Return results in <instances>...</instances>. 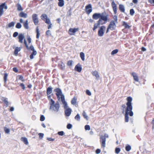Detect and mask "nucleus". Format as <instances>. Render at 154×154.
Returning <instances> with one entry per match:
<instances>
[{
	"label": "nucleus",
	"instance_id": "46",
	"mask_svg": "<svg viewBox=\"0 0 154 154\" xmlns=\"http://www.w3.org/2000/svg\"><path fill=\"white\" fill-rule=\"evenodd\" d=\"M113 18L114 20L113 21H115V23H117L118 19L117 16L116 15H114L113 17Z\"/></svg>",
	"mask_w": 154,
	"mask_h": 154
},
{
	"label": "nucleus",
	"instance_id": "12",
	"mask_svg": "<svg viewBox=\"0 0 154 154\" xmlns=\"http://www.w3.org/2000/svg\"><path fill=\"white\" fill-rule=\"evenodd\" d=\"M8 9L7 6L6 5L5 2L2 3L0 5V17L4 13L3 9Z\"/></svg>",
	"mask_w": 154,
	"mask_h": 154
},
{
	"label": "nucleus",
	"instance_id": "22",
	"mask_svg": "<svg viewBox=\"0 0 154 154\" xmlns=\"http://www.w3.org/2000/svg\"><path fill=\"white\" fill-rule=\"evenodd\" d=\"M75 71L79 72H81L82 70V67L79 64L75 66Z\"/></svg>",
	"mask_w": 154,
	"mask_h": 154
},
{
	"label": "nucleus",
	"instance_id": "40",
	"mask_svg": "<svg viewBox=\"0 0 154 154\" xmlns=\"http://www.w3.org/2000/svg\"><path fill=\"white\" fill-rule=\"evenodd\" d=\"M118 50L117 49H116L114 50H113L112 51L111 53V54L112 55H114V54L117 53L118 52Z\"/></svg>",
	"mask_w": 154,
	"mask_h": 154
},
{
	"label": "nucleus",
	"instance_id": "4",
	"mask_svg": "<svg viewBox=\"0 0 154 154\" xmlns=\"http://www.w3.org/2000/svg\"><path fill=\"white\" fill-rule=\"evenodd\" d=\"M24 43L26 49L28 50H31L33 51L31 54L29 56V57L31 59H32L34 58V56L35 55L37 54V52L34 49V47L32 45H31L29 47L25 39H24Z\"/></svg>",
	"mask_w": 154,
	"mask_h": 154
},
{
	"label": "nucleus",
	"instance_id": "31",
	"mask_svg": "<svg viewBox=\"0 0 154 154\" xmlns=\"http://www.w3.org/2000/svg\"><path fill=\"white\" fill-rule=\"evenodd\" d=\"M21 140L26 145L28 144V142L27 139L25 137H22L21 138Z\"/></svg>",
	"mask_w": 154,
	"mask_h": 154
},
{
	"label": "nucleus",
	"instance_id": "32",
	"mask_svg": "<svg viewBox=\"0 0 154 154\" xmlns=\"http://www.w3.org/2000/svg\"><path fill=\"white\" fill-rule=\"evenodd\" d=\"M59 2L58 3V6L62 7L64 5V1L63 0H58Z\"/></svg>",
	"mask_w": 154,
	"mask_h": 154
},
{
	"label": "nucleus",
	"instance_id": "56",
	"mask_svg": "<svg viewBox=\"0 0 154 154\" xmlns=\"http://www.w3.org/2000/svg\"><path fill=\"white\" fill-rule=\"evenodd\" d=\"M38 135L39 138L40 139H42L44 136V134L42 133H40L38 134Z\"/></svg>",
	"mask_w": 154,
	"mask_h": 154
},
{
	"label": "nucleus",
	"instance_id": "39",
	"mask_svg": "<svg viewBox=\"0 0 154 154\" xmlns=\"http://www.w3.org/2000/svg\"><path fill=\"white\" fill-rule=\"evenodd\" d=\"M19 77V79L22 82H23L25 81L24 78L23 76L21 75H19L17 76Z\"/></svg>",
	"mask_w": 154,
	"mask_h": 154
},
{
	"label": "nucleus",
	"instance_id": "47",
	"mask_svg": "<svg viewBox=\"0 0 154 154\" xmlns=\"http://www.w3.org/2000/svg\"><path fill=\"white\" fill-rule=\"evenodd\" d=\"M20 86L21 87L23 90H24L25 89V87L24 84L23 83H21L20 85Z\"/></svg>",
	"mask_w": 154,
	"mask_h": 154
},
{
	"label": "nucleus",
	"instance_id": "25",
	"mask_svg": "<svg viewBox=\"0 0 154 154\" xmlns=\"http://www.w3.org/2000/svg\"><path fill=\"white\" fill-rule=\"evenodd\" d=\"M119 9L120 11L122 12H125V8L124 6L122 4H120L119 5Z\"/></svg>",
	"mask_w": 154,
	"mask_h": 154
},
{
	"label": "nucleus",
	"instance_id": "8",
	"mask_svg": "<svg viewBox=\"0 0 154 154\" xmlns=\"http://www.w3.org/2000/svg\"><path fill=\"white\" fill-rule=\"evenodd\" d=\"M106 29V27L104 26H102L100 27L98 31V35L99 36H102L104 33V31Z\"/></svg>",
	"mask_w": 154,
	"mask_h": 154
},
{
	"label": "nucleus",
	"instance_id": "16",
	"mask_svg": "<svg viewBox=\"0 0 154 154\" xmlns=\"http://www.w3.org/2000/svg\"><path fill=\"white\" fill-rule=\"evenodd\" d=\"M71 109L70 108L66 109L65 111V115L66 116H69L71 113Z\"/></svg>",
	"mask_w": 154,
	"mask_h": 154
},
{
	"label": "nucleus",
	"instance_id": "6",
	"mask_svg": "<svg viewBox=\"0 0 154 154\" xmlns=\"http://www.w3.org/2000/svg\"><path fill=\"white\" fill-rule=\"evenodd\" d=\"M54 91L56 92L55 94L58 100H60V98L61 100L62 97L63 96V97H64V96L62 94L61 90L60 88H55L54 89Z\"/></svg>",
	"mask_w": 154,
	"mask_h": 154
},
{
	"label": "nucleus",
	"instance_id": "58",
	"mask_svg": "<svg viewBox=\"0 0 154 154\" xmlns=\"http://www.w3.org/2000/svg\"><path fill=\"white\" fill-rule=\"evenodd\" d=\"M27 40L29 44H30L31 42V39L30 37H28L27 38Z\"/></svg>",
	"mask_w": 154,
	"mask_h": 154
},
{
	"label": "nucleus",
	"instance_id": "7",
	"mask_svg": "<svg viewBox=\"0 0 154 154\" xmlns=\"http://www.w3.org/2000/svg\"><path fill=\"white\" fill-rule=\"evenodd\" d=\"M116 23H115L114 21L112 20L107 29L106 33H107L109 32V30L110 29L111 30H113L115 29L116 27Z\"/></svg>",
	"mask_w": 154,
	"mask_h": 154
},
{
	"label": "nucleus",
	"instance_id": "60",
	"mask_svg": "<svg viewBox=\"0 0 154 154\" xmlns=\"http://www.w3.org/2000/svg\"><path fill=\"white\" fill-rule=\"evenodd\" d=\"M100 152H101V150L100 149H97L96 150V153L97 154H99L100 153Z\"/></svg>",
	"mask_w": 154,
	"mask_h": 154
},
{
	"label": "nucleus",
	"instance_id": "64",
	"mask_svg": "<svg viewBox=\"0 0 154 154\" xmlns=\"http://www.w3.org/2000/svg\"><path fill=\"white\" fill-rule=\"evenodd\" d=\"M14 110V108L13 107H11L10 108L9 111L11 112L13 111Z\"/></svg>",
	"mask_w": 154,
	"mask_h": 154
},
{
	"label": "nucleus",
	"instance_id": "41",
	"mask_svg": "<svg viewBox=\"0 0 154 154\" xmlns=\"http://www.w3.org/2000/svg\"><path fill=\"white\" fill-rule=\"evenodd\" d=\"M15 23L14 22H12L9 23L8 25V27H11L14 26V25Z\"/></svg>",
	"mask_w": 154,
	"mask_h": 154
},
{
	"label": "nucleus",
	"instance_id": "49",
	"mask_svg": "<svg viewBox=\"0 0 154 154\" xmlns=\"http://www.w3.org/2000/svg\"><path fill=\"white\" fill-rule=\"evenodd\" d=\"M134 11L133 9H131L130 10V13L131 15H133L134 13Z\"/></svg>",
	"mask_w": 154,
	"mask_h": 154
},
{
	"label": "nucleus",
	"instance_id": "28",
	"mask_svg": "<svg viewBox=\"0 0 154 154\" xmlns=\"http://www.w3.org/2000/svg\"><path fill=\"white\" fill-rule=\"evenodd\" d=\"M58 66L61 70H63L65 68L64 64L62 62H61L60 63L58 64Z\"/></svg>",
	"mask_w": 154,
	"mask_h": 154
},
{
	"label": "nucleus",
	"instance_id": "15",
	"mask_svg": "<svg viewBox=\"0 0 154 154\" xmlns=\"http://www.w3.org/2000/svg\"><path fill=\"white\" fill-rule=\"evenodd\" d=\"M18 42L21 43H23V40L24 38V36L22 33H20L18 36Z\"/></svg>",
	"mask_w": 154,
	"mask_h": 154
},
{
	"label": "nucleus",
	"instance_id": "30",
	"mask_svg": "<svg viewBox=\"0 0 154 154\" xmlns=\"http://www.w3.org/2000/svg\"><path fill=\"white\" fill-rule=\"evenodd\" d=\"M45 23L48 25V29H49L51 28L52 24L50 22V19H47V20L45 21Z\"/></svg>",
	"mask_w": 154,
	"mask_h": 154
},
{
	"label": "nucleus",
	"instance_id": "62",
	"mask_svg": "<svg viewBox=\"0 0 154 154\" xmlns=\"http://www.w3.org/2000/svg\"><path fill=\"white\" fill-rule=\"evenodd\" d=\"M47 140L49 141H53L54 140V139L51 138H47Z\"/></svg>",
	"mask_w": 154,
	"mask_h": 154
},
{
	"label": "nucleus",
	"instance_id": "21",
	"mask_svg": "<svg viewBox=\"0 0 154 154\" xmlns=\"http://www.w3.org/2000/svg\"><path fill=\"white\" fill-rule=\"evenodd\" d=\"M41 19L45 21V22L47 19H49V18H48L47 15L45 14H42L41 16Z\"/></svg>",
	"mask_w": 154,
	"mask_h": 154
},
{
	"label": "nucleus",
	"instance_id": "33",
	"mask_svg": "<svg viewBox=\"0 0 154 154\" xmlns=\"http://www.w3.org/2000/svg\"><path fill=\"white\" fill-rule=\"evenodd\" d=\"M17 10L18 11H22L23 10V8L21 7V5L19 3H18L17 5Z\"/></svg>",
	"mask_w": 154,
	"mask_h": 154
},
{
	"label": "nucleus",
	"instance_id": "55",
	"mask_svg": "<svg viewBox=\"0 0 154 154\" xmlns=\"http://www.w3.org/2000/svg\"><path fill=\"white\" fill-rule=\"evenodd\" d=\"M86 94L89 96H91V92L88 90H86Z\"/></svg>",
	"mask_w": 154,
	"mask_h": 154
},
{
	"label": "nucleus",
	"instance_id": "35",
	"mask_svg": "<svg viewBox=\"0 0 154 154\" xmlns=\"http://www.w3.org/2000/svg\"><path fill=\"white\" fill-rule=\"evenodd\" d=\"M8 75L7 73H5L4 74V80L5 83H6L7 82Z\"/></svg>",
	"mask_w": 154,
	"mask_h": 154
},
{
	"label": "nucleus",
	"instance_id": "61",
	"mask_svg": "<svg viewBox=\"0 0 154 154\" xmlns=\"http://www.w3.org/2000/svg\"><path fill=\"white\" fill-rule=\"evenodd\" d=\"M148 2L151 4L154 3V0H148Z\"/></svg>",
	"mask_w": 154,
	"mask_h": 154
},
{
	"label": "nucleus",
	"instance_id": "59",
	"mask_svg": "<svg viewBox=\"0 0 154 154\" xmlns=\"http://www.w3.org/2000/svg\"><path fill=\"white\" fill-rule=\"evenodd\" d=\"M13 70L16 73L18 72V70L16 67H14L13 68Z\"/></svg>",
	"mask_w": 154,
	"mask_h": 154
},
{
	"label": "nucleus",
	"instance_id": "10",
	"mask_svg": "<svg viewBox=\"0 0 154 154\" xmlns=\"http://www.w3.org/2000/svg\"><path fill=\"white\" fill-rule=\"evenodd\" d=\"M85 11L86 13L88 15H89L92 11V5L91 4H89L85 7Z\"/></svg>",
	"mask_w": 154,
	"mask_h": 154
},
{
	"label": "nucleus",
	"instance_id": "14",
	"mask_svg": "<svg viewBox=\"0 0 154 154\" xmlns=\"http://www.w3.org/2000/svg\"><path fill=\"white\" fill-rule=\"evenodd\" d=\"M111 6L112 7L114 14H116L117 13V5L114 1L111 3Z\"/></svg>",
	"mask_w": 154,
	"mask_h": 154
},
{
	"label": "nucleus",
	"instance_id": "9",
	"mask_svg": "<svg viewBox=\"0 0 154 154\" xmlns=\"http://www.w3.org/2000/svg\"><path fill=\"white\" fill-rule=\"evenodd\" d=\"M32 21L35 25H38L39 23V20L38 15L35 14H33L32 15Z\"/></svg>",
	"mask_w": 154,
	"mask_h": 154
},
{
	"label": "nucleus",
	"instance_id": "1",
	"mask_svg": "<svg viewBox=\"0 0 154 154\" xmlns=\"http://www.w3.org/2000/svg\"><path fill=\"white\" fill-rule=\"evenodd\" d=\"M127 102L126 103V107L125 104H122L121 106V109L122 113L125 112V122H127L129 121V115L130 116H132L134 115V113L132 111L133 106L132 102V98L131 97H128L126 98Z\"/></svg>",
	"mask_w": 154,
	"mask_h": 154
},
{
	"label": "nucleus",
	"instance_id": "18",
	"mask_svg": "<svg viewBox=\"0 0 154 154\" xmlns=\"http://www.w3.org/2000/svg\"><path fill=\"white\" fill-rule=\"evenodd\" d=\"M131 75L133 76L134 80L136 82H138L139 78L137 74L134 72H132L131 73Z\"/></svg>",
	"mask_w": 154,
	"mask_h": 154
},
{
	"label": "nucleus",
	"instance_id": "19",
	"mask_svg": "<svg viewBox=\"0 0 154 154\" xmlns=\"http://www.w3.org/2000/svg\"><path fill=\"white\" fill-rule=\"evenodd\" d=\"M61 101L63 104L64 105V108L65 109H66L68 108H67L68 106L67 103L65 100V97H63V96L61 97Z\"/></svg>",
	"mask_w": 154,
	"mask_h": 154
},
{
	"label": "nucleus",
	"instance_id": "50",
	"mask_svg": "<svg viewBox=\"0 0 154 154\" xmlns=\"http://www.w3.org/2000/svg\"><path fill=\"white\" fill-rule=\"evenodd\" d=\"M120 149L119 148H116L115 149V152L116 153L118 154L120 151Z\"/></svg>",
	"mask_w": 154,
	"mask_h": 154
},
{
	"label": "nucleus",
	"instance_id": "44",
	"mask_svg": "<svg viewBox=\"0 0 154 154\" xmlns=\"http://www.w3.org/2000/svg\"><path fill=\"white\" fill-rule=\"evenodd\" d=\"M22 27V25L19 23H17L16 25V27L17 29H20Z\"/></svg>",
	"mask_w": 154,
	"mask_h": 154
},
{
	"label": "nucleus",
	"instance_id": "51",
	"mask_svg": "<svg viewBox=\"0 0 154 154\" xmlns=\"http://www.w3.org/2000/svg\"><path fill=\"white\" fill-rule=\"evenodd\" d=\"M85 129L86 130H90V127L89 125H86L85 127Z\"/></svg>",
	"mask_w": 154,
	"mask_h": 154
},
{
	"label": "nucleus",
	"instance_id": "5",
	"mask_svg": "<svg viewBox=\"0 0 154 154\" xmlns=\"http://www.w3.org/2000/svg\"><path fill=\"white\" fill-rule=\"evenodd\" d=\"M108 137V135L105 134L103 136L102 135L100 137V142L101 147L104 148L106 147V139Z\"/></svg>",
	"mask_w": 154,
	"mask_h": 154
},
{
	"label": "nucleus",
	"instance_id": "23",
	"mask_svg": "<svg viewBox=\"0 0 154 154\" xmlns=\"http://www.w3.org/2000/svg\"><path fill=\"white\" fill-rule=\"evenodd\" d=\"M77 97L74 96L72 99L71 101V103L73 105H75L77 103Z\"/></svg>",
	"mask_w": 154,
	"mask_h": 154
},
{
	"label": "nucleus",
	"instance_id": "53",
	"mask_svg": "<svg viewBox=\"0 0 154 154\" xmlns=\"http://www.w3.org/2000/svg\"><path fill=\"white\" fill-rule=\"evenodd\" d=\"M45 120V117L43 115H42L40 116V120L41 121H43Z\"/></svg>",
	"mask_w": 154,
	"mask_h": 154
},
{
	"label": "nucleus",
	"instance_id": "48",
	"mask_svg": "<svg viewBox=\"0 0 154 154\" xmlns=\"http://www.w3.org/2000/svg\"><path fill=\"white\" fill-rule=\"evenodd\" d=\"M46 35L48 36L49 35L50 36L51 35V31L50 30H47L45 33Z\"/></svg>",
	"mask_w": 154,
	"mask_h": 154
},
{
	"label": "nucleus",
	"instance_id": "52",
	"mask_svg": "<svg viewBox=\"0 0 154 154\" xmlns=\"http://www.w3.org/2000/svg\"><path fill=\"white\" fill-rule=\"evenodd\" d=\"M57 134L60 136H62L64 135V132L63 131H59L58 132Z\"/></svg>",
	"mask_w": 154,
	"mask_h": 154
},
{
	"label": "nucleus",
	"instance_id": "43",
	"mask_svg": "<svg viewBox=\"0 0 154 154\" xmlns=\"http://www.w3.org/2000/svg\"><path fill=\"white\" fill-rule=\"evenodd\" d=\"M75 119L78 121H79L80 120V116L79 115L77 114V115L75 116Z\"/></svg>",
	"mask_w": 154,
	"mask_h": 154
},
{
	"label": "nucleus",
	"instance_id": "63",
	"mask_svg": "<svg viewBox=\"0 0 154 154\" xmlns=\"http://www.w3.org/2000/svg\"><path fill=\"white\" fill-rule=\"evenodd\" d=\"M132 2L134 4H137L138 2V0H133Z\"/></svg>",
	"mask_w": 154,
	"mask_h": 154
},
{
	"label": "nucleus",
	"instance_id": "17",
	"mask_svg": "<svg viewBox=\"0 0 154 154\" xmlns=\"http://www.w3.org/2000/svg\"><path fill=\"white\" fill-rule=\"evenodd\" d=\"M1 100L3 101L6 107H7L9 105V102L8 101V99L7 98L2 97L1 98Z\"/></svg>",
	"mask_w": 154,
	"mask_h": 154
},
{
	"label": "nucleus",
	"instance_id": "3",
	"mask_svg": "<svg viewBox=\"0 0 154 154\" xmlns=\"http://www.w3.org/2000/svg\"><path fill=\"white\" fill-rule=\"evenodd\" d=\"M49 103L50 105L49 109L50 110L55 112L59 111L60 105L58 102L57 101L55 103L54 101L52 99H50Z\"/></svg>",
	"mask_w": 154,
	"mask_h": 154
},
{
	"label": "nucleus",
	"instance_id": "27",
	"mask_svg": "<svg viewBox=\"0 0 154 154\" xmlns=\"http://www.w3.org/2000/svg\"><path fill=\"white\" fill-rule=\"evenodd\" d=\"M35 32L36 33V38L37 39H38L40 35V33L39 31L38 27V26H37L36 27Z\"/></svg>",
	"mask_w": 154,
	"mask_h": 154
},
{
	"label": "nucleus",
	"instance_id": "45",
	"mask_svg": "<svg viewBox=\"0 0 154 154\" xmlns=\"http://www.w3.org/2000/svg\"><path fill=\"white\" fill-rule=\"evenodd\" d=\"M4 130L6 133H9L10 132V130L6 127L4 128Z\"/></svg>",
	"mask_w": 154,
	"mask_h": 154
},
{
	"label": "nucleus",
	"instance_id": "34",
	"mask_svg": "<svg viewBox=\"0 0 154 154\" xmlns=\"http://www.w3.org/2000/svg\"><path fill=\"white\" fill-rule=\"evenodd\" d=\"M20 50V48L16 47V48L14 52V54L15 55H17L18 52Z\"/></svg>",
	"mask_w": 154,
	"mask_h": 154
},
{
	"label": "nucleus",
	"instance_id": "36",
	"mask_svg": "<svg viewBox=\"0 0 154 154\" xmlns=\"http://www.w3.org/2000/svg\"><path fill=\"white\" fill-rule=\"evenodd\" d=\"M80 56L82 60L84 61L85 59V56L84 53H83V52H81L80 53Z\"/></svg>",
	"mask_w": 154,
	"mask_h": 154
},
{
	"label": "nucleus",
	"instance_id": "54",
	"mask_svg": "<svg viewBox=\"0 0 154 154\" xmlns=\"http://www.w3.org/2000/svg\"><path fill=\"white\" fill-rule=\"evenodd\" d=\"M72 127V125L71 124H68L66 126V128L68 129H70Z\"/></svg>",
	"mask_w": 154,
	"mask_h": 154
},
{
	"label": "nucleus",
	"instance_id": "42",
	"mask_svg": "<svg viewBox=\"0 0 154 154\" xmlns=\"http://www.w3.org/2000/svg\"><path fill=\"white\" fill-rule=\"evenodd\" d=\"M131 149V146L129 145H127L125 147V150L127 151H129Z\"/></svg>",
	"mask_w": 154,
	"mask_h": 154
},
{
	"label": "nucleus",
	"instance_id": "26",
	"mask_svg": "<svg viewBox=\"0 0 154 154\" xmlns=\"http://www.w3.org/2000/svg\"><path fill=\"white\" fill-rule=\"evenodd\" d=\"M122 25L124 26L125 29H129L131 27V26L128 25L127 23L125 21L122 22Z\"/></svg>",
	"mask_w": 154,
	"mask_h": 154
},
{
	"label": "nucleus",
	"instance_id": "29",
	"mask_svg": "<svg viewBox=\"0 0 154 154\" xmlns=\"http://www.w3.org/2000/svg\"><path fill=\"white\" fill-rule=\"evenodd\" d=\"M52 88L51 87H49L47 88L46 93L47 95L50 94L52 92Z\"/></svg>",
	"mask_w": 154,
	"mask_h": 154
},
{
	"label": "nucleus",
	"instance_id": "2",
	"mask_svg": "<svg viewBox=\"0 0 154 154\" xmlns=\"http://www.w3.org/2000/svg\"><path fill=\"white\" fill-rule=\"evenodd\" d=\"M108 14H104L103 13L100 14L99 13H94L92 15V18L93 19L97 20L99 18L96 23H94L92 30L94 31L96 29L99 27L100 25H102L105 24L108 20Z\"/></svg>",
	"mask_w": 154,
	"mask_h": 154
},
{
	"label": "nucleus",
	"instance_id": "57",
	"mask_svg": "<svg viewBox=\"0 0 154 154\" xmlns=\"http://www.w3.org/2000/svg\"><path fill=\"white\" fill-rule=\"evenodd\" d=\"M18 35V32H15L13 34V37H16Z\"/></svg>",
	"mask_w": 154,
	"mask_h": 154
},
{
	"label": "nucleus",
	"instance_id": "11",
	"mask_svg": "<svg viewBox=\"0 0 154 154\" xmlns=\"http://www.w3.org/2000/svg\"><path fill=\"white\" fill-rule=\"evenodd\" d=\"M79 29L77 28H70L68 30V34L70 35H75V33L78 31Z\"/></svg>",
	"mask_w": 154,
	"mask_h": 154
},
{
	"label": "nucleus",
	"instance_id": "24",
	"mask_svg": "<svg viewBox=\"0 0 154 154\" xmlns=\"http://www.w3.org/2000/svg\"><path fill=\"white\" fill-rule=\"evenodd\" d=\"M92 74L93 76L96 77V79H98L99 78V75L98 72L97 71H94L92 72Z\"/></svg>",
	"mask_w": 154,
	"mask_h": 154
},
{
	"label": "nucleus",
	"instance_id": "37",
	"mask_svg": "<svg viewBox=\"0 0 154 154\" xmlns=\"http://www.w3.org/2000/svg\"><path fill=\"white\" fill-rule=\"evenodd\" d=\"M73 62L72 60H69L67 63V65L69 66H71Z\"/></svg>",
	"mask_w": 154,
	"mask_h": 154
},
{
	"label": "nucleus",
	"instance_id": "38",
	"mask_svg": "<svg viewBox=\"0 0 154 154\" xmlns=\"http://www.w3.org/2000/svg\"><path fill=\"white\" fill-rule=\"evenodd\" d=\"M82 114V116L85 119L87 120H88V116H87V114L85 111H83Z\"/></svg>",
	"mask_w": 154,
	"mask_h": 154
},
{
	"label": "nucleus",
	"instance_id": "13",
	"mask_svg": "<svg viewBox=\"0 0 154 154\" xmlns=\"http://www.w3.org/2000/svg\"><path fill=\"white\" fill-rule=\"evenodd\" d=\"M19 21L20 23H23V26L25 29H29V26L28 20H26L25 21L23 22V19L21 18L20 19Z\"/></svg>",
	"mask_w": 154,
	"mask_h": 154
},
{
	"label": "nucleus",
	"instance_id": "20",
	"mask_svg": "<svg viewBox=\"0 0 154 154\" xmlns=\"http://www.w3.org/2000/svg\"><path fill=\"white\" fill-rule=\"evenodd\" d=\"M19 16L20 17L26 18L27 17V14L23 12H21L19 14Z\"/></svg>",
	"mask_w": 154,
	"mask_h": 154
}]
</instances>
